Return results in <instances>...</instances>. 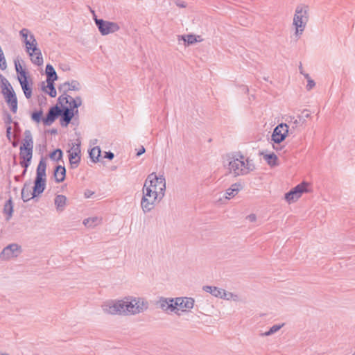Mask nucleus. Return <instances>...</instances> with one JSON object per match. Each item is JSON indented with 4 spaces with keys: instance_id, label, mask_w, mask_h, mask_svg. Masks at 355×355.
Segmentation results:
<instances>
[{
    "instance_id": "f257e3e1",
    "label": "nucleus",
    "mask_w": 355,
    "mask_h": 355,
    "mask_svg": "<svg viewBox=\"0 0 355 355\" xmlns=\"http://www.w3.org/2000/svg\"><path fill=\"white\" fill-rule=\"evenodd\" d=\"M224 166L234 177L245 175L255 169L252 160L241 155L228 156Z\"/></svg>"
},
{
    "instance_id": "f03ea898",
    "label": "nucleus",
    "mask_w": 355,
    "mask_h": 355,
    "mask_svg": "<svg viewBox=\"0 0 355 355\" xmlns=\"http://www.w3.org/2000/svg\"><path fill=\"white\" fill-rule=\"evenodd\" d=\"M24 135V137L19 147L20 165L23 168H28L33 157L34 142L29 130H26Z\"/></svg>"
},
{
    "instance_id": "7ed1b4c3",
    "label": "nucleus",
    "mask_w": 355,
    "mask_h": 355,
    "mask_svg": "<svg viewBox=\"0 0 355 355\" xmlns=\"http://www.w3.org/2000/svg\"><path fill=\"white\" fill-rule=\"evenodd\" d=\"M126 297L121 300H110L104 302L101 308L106 314L128 316Z\"/></svg>"
},
{
    "instance_id": "20e7f679",
    "label": "nucleus",
    "mask_w": 355,
    "mask_h": 355,
    "mask_svg": "<svg viewBox=\"0 0 355 355\" xmlns=\"http://www.w3.org/2000/svg\"><path fill=\"white\" fill-rule=\"evenodd\" d=\"M46 163L44 158H42L37 165L36 170V178L34 181L32 198L43 193L46 187Z\"/></svg>"
},
{
    "instance_id": "39448f33",
    "label": "nucleus",
    "mask_w": 355,
    "mask_h": 355,
    "mask_svg": "<svg viewBox=\"0 0 355 355\" xmlns=\"http://www.w3.org/2000/svg\"><path fill=\"white\" fill-rule=\"evenodd\" d=\"M126 300L128 316L139 314L148 309V302L144 297L128 296Z\"/></svg>"
},
{
    "instance_id": "423d86ee",
    "label": "nucleus",
    "mask_w": 355,
    "mask_h": 355,
    "mask_svg": "<svg viewBox=\"0 0 355 355\" xmlns=\"http://www.w3.org/2000/svg\"><path fill=\"white\" fill-rule=\"evenodd\" d=\"M308 11L309 8L306 6L300 5L297 6L293 17V25L296 28V35H301L303 33L309 20Z\"/></svg>"
},
{
    "instance_id": "0eeeda50",
    "label": "nucleus",
    "mask_w": 355,
    "mask_h": 355,
    "mask_svg": "<svg viewBox=\"0 0 355 355\" xmlns=\"http://www.w3.org/2000/svg\"><path fill=\"white\" fill-rule=\"evenodd\" d=\"M144 185L153 190L158 191L161 198L164 196L166 180L163 175L157 176L155 173H150L148 175Z\"/></svg>"
},
{
    "instance_id": "6e6552de",
    "label": "nucleus",
    "mask_w": 355,
    "mask_h": 355,
    "mask_svg": "<svg viewBox=\"0 0 355 355\" xmlns=\"http://www.w3.org/2000/svg\"><path fill=\"white\" fill-rule=\"evenodd\" d=\"M94 21L102 35L114 33L120 29L119 25L115 22L97 19L96 17H94Z\"/></svg>"
},
{
    "instance_id": "1a4fd4ad",
    "label": "nucleus",
    "mask_w": 355,
    "mask_h": 355,
    "mask_svg": "<svg viewBox=\"0 0 355 355\" xmlns=\"http://www.w3.org/2000/svg\"><path fill=\"white\" fill-rule=\"evenodd\" d=\"M175 306H177L174 312L178 315H181V312H186L193 309L194 306V300L191 297H176L175 298Z\"/></svg>"
},
{
    "instance_id": "9d476101",
    "label": "nucleus",
    "mask_w": 355,
    "mask_h": 355,
    "mask_svg": "<svg viewBox=\"0 0 355 355\" xmlns=\"http://www.w3.org/2000/svg\"><path fill=\"white\" fill-rule=\"evenodd\" d=\"M309 184L307 182H302L295 187L289 192L285 194V199L288 202H293L297 200L303 193L307 191V187Z\"/></svg>"
},
{
    "instance_id": "9b49d317",
    "label": "nucleus",
    "mask_w": 355,
    "mask_h": 355,
    "mask_svg": "<svg viewBox=\"0 0 355 355\" xmlns=\"http://www.w3.org/2000/svg\"><path fill=\"white\" fill-rule=\"evenodd\" d=\"M19 35L23 39V42L26 45V52H30L33 49H35L37 46V42L34 35L27 28H22L19 31Z\"/></svg>"
},
{
    "instance_id": "f8f14e48",
    "label": "nucleus",
    "mask_w": 355,
    "mask_h": 355,
    "mask_svg": "<svg viewBox=\"0 0 355 355\" xmlns=\"http://www.w3.org/2000/svg\"><path fill=\"white\" fill-rule=\"evenodd\" d=\"M288 132V126L286 123H280L274 129L272 134V140L279 144L283 141Z\"/></svg>"
},
{
    "instance_id": "ddd939ff",
    "label": "nucleus",
    "mask_w": 355,
    "mask_h": 355,
    "mask_svg": "<svg viewBox=\"0 0 355 355\" xmlns=\"http://www.w3.org/2000/svg\"><path fill=\"white\" fill-rule=\"evenodd\" d=\"M21 252V248L16 243H12L3 248L0 254L1 259H10L11 258L17 257Z\"/></svg>"
},
{
    "instance_id": "4468645a",
    "label": "nucleus",
    "mask_w": 355,
    "mask_h": 355,
    "mask_svg": "<svg viewBox=\"0 0 355 355\" xmlns=\"http://www.w3.org/2000/svg\"><path fill=\"white\" fill-rule=\"evenodd\" d=\"M6 101L9 105L10 110L13 113H16L17 110V98L12 88L6 87L3 90Z\"/></svg>"
},
{
    "instance_id": "2eb2a0df",
    "label": "nucleus",
    "mask_w": 355,
    "mask_h": 355,
    "mask_svg": "<svg viewBox=\"0 0 355 355\" xmlns=\"http://www.w3.org/2000/svg\"><path fill=\"white\" fill-rule=\"evenodd\" d=\"M162 198L159 194L151 196L150 197H142L141 201V207L144 213L150 211L155 207L156 202L159 201Z\"/></svg>"
},
{
    "instance_id": "dca6fc26",
    "label": "nucleus",
    "mask_w": 355,
    "mask_h": 355,
    "mask_svg": "<svg viewBox=\"0 0 355 355\" xmlns=\"http://www.w3.org/2000/svg\"><path fill=\"white\" fill-rule=\"evenodd\" d=\"M80 143L73 144L71 148L68 150L69 162L73 168L77 167L80 161Z\"/></svg>"
},
{
    "instance_id": "f3484780",
    "label": "nucleus",
    "mask_w": 355,
    "mask_h": 355,
    "mask_svg": "<svg viewBox=\"0 0 355 355\" xmlns=\"http://www.w3.org/2000/svg\"><path fill=\"white\" fill-rule=\"evenodd\" d=\"M175 298H166L161 297L156 302V305L165 312H178L177 306H175Z\"/></svg>"
},
{
    "instance_id": "a211bd4d",
    "label": "nucleus",
    "mask_w": 355,
    "mask_h": 355,
    "mask_svg": "<svg viewBox=\"0 0 355 355\" xmlns=\"http://www.w3.org/2000/svg\"><path fill=\"white\" fill-rule=\"evenodd\" d=\"M60 109L62 110L60 114V116H61L60 124L63 127H67L69 124L75 114H78V110H73L71 109H69L67 106H64L62 107V108Z\"/></svg>"
},
{
    "instance_id": "6ab92c4d",
    "label": "nucleus",
    "mask_w": 355,
    "mask_h": 355,
    "mask_svg": "<svg viewBox=\"0 0 355 355\" xmlns=\"http://www.w3.org/2000/svg\"><path fill=\"white\" fill-rule=\"evenodd\" d=\"M61 111V109L58 105L51 107L49 109L46 116L42 119L44 125L46 126L51 125L60 116Z\"/></svg>"
},
{
    "instance_id": "aec40b11",
    "label": "nucleus",
    "mask_w": 355,
    "mask_h": 355,
    "mask_svg": "<svg viewBox=\"0 0 355 355\" xmlns=\"http://www.w3.org/2000/svg\"><path fill=\"white\" fill-rule=\"evenodd\" d=\"M18 80L20 83L26 98H30L32 96V89L28 85L25 70L21 71L20 76H18Z\"/></svg>"
},
{
    "instance_id": "412c9836",
    "label": "nucleus",
    "mask_w": 355,
    "mask_h": 355,
    "mask_svg": "<svg viewBox=\"0 0 355 355\" xmlns=\"http://www.w3.org/2000/svg\"><path fill=\"white\" fill-rule=\"evenodd\" d=\"M80 89L81 85L80 83L75 80L70 82H65L58 87V89L63 93H67L69 91H79Z\"/></svg>"
},
{
    "instance_id": "4be33fe9",
    "label": "nucleus",
    "mask_w": 355,
    "mask_h": 355,
    "mask_svg": "<svg viewBox=\"0 0 355 355\" xmlns=\"http://www.w3.org/2000/svg\"><path fill=\"white\" fill-rule=\"evenodd\" d=\"M29 56L31 57V62L37 66H41L43 64L44 60L42 58L41 50L37 46L35 49H33L30 51V52H27Z\"/></svg>"
},
{
    "instance_id": "5701e85b",
    "label": "nucleus",
    "mask_w": 355,
    "mask_h": 355,
    "mask_svg": "<svg viewBox=\"0 0 355 355\" xmlns=\"http://www.w3.org/2000/svg\"><path fill=\"white\" fill-rule=\"evenodd\" d=\"M55 180L58 183H60L64 180L66 175V169L64 166L58 165L54 170Z\"/></svg>"
},
{
    "instance_id": "b1692460",
    "label": "nucleus",
    "mask_w": 355,
    "mask_h": 355,
    "mask_svg": "<svg viewBox=\"0 0 355 355\" xmlns=\"http://www.w3.org/2000/svg\"><path fill=\"white\" fill-rule=\"evenodd\" d=\"M56 209L58 211H62L66 206L67 198L64 195H58L54 200Z\"/></svg>"
},
{
    "instance_id": "393cba45",
    "label": "nucleus",
    "mask_w": 355,
    "mask_h": 355,
    "mask_svg": "<svg viewBox=\"0 0 355 355\" xmlns=\"http://www.w3.org/2000/svg\"><path fill=\"white\" fill-rule=\"evenodd\" d=\"M33 191L31 190V183H25L21 189V198L24 202H27L32 198Z\"/></svg>"
},
{
    "instance_id": "a878e982",
    "label": "nucleus",
    "mask_w": 355,
    "mask_h": 355,
    "mask_svg": "<svg viewBox=\"0 0 355 355\" xmlns=\"http://www.w3.org/2000/svg\"><path fill=\"white\" fill-rule=\"evenodd\" d=\"M46 74V82H54L58 79V76L51 64H47L45 70Z\"/></svg>"
},
{
    "instance_id": "bb28decb",
    "label": "nucleus",
    "mask_w": 355,
    "mask_h": 355,
    "mask_svg": "<svg viewBox=\"0 0 355 355\" xmlns=\"http://www.w3.org/2000/svg\"><path fill=\"white\" fill-rule=\"evenodd\" d=\"M42 89L51 97H55L57 92L54 87V82H46V85L42 83Z\"/></svg>"
},
{
    "instance_id": "cd10ccee",
    "label": "nucleus",
    "mask_w": 355,
    "mask_h": 355,
    "mask_svg": "<svg viewBox=\"0 0 355 355\" xmlns=\"http://www.w3.org/2000/svg\"><path fill=\"white\" fill-rule=\"evenodd\" d=\"M204 291L211 293L212 295L222 298L224 293V289L219 288L215 286H206L203 288Z\"/></svg>"
},
{
    "instance_id": "c85d7f7f",
    "label": "nucleus",
    "mask_w": 355,
    "mask_h": 355,
    "mask_svg": "<svg viewBox=\"0 0 355 355\" xmlns=\"http://www.w3.org/2000/svg\"><path fill=\"white\" fill-rule=\"evenodd\" d=\"M83 100L80 96H76V98H73L70 96L68 103L69 109L73 110H78V107L82 105Z\"/></svg>"
},
{
    "instance_id": "c756f323",
    "label": "nucleus",
    "mask_w": 355,
    "mask_h": 355,
    "mask_svg": "<svg viewBox=\"0 0 355 355\" xmlns=\"http://www.w3.org/2000/svg\"><path fill=\"white\" fill-rule=\"evenodd\" d=\"M241 189L240 184L236 183L231 186L230 188L226 191V198L230 199L231 197L235 196Z\"/></svg>"
},
{
    "instance_id": "7c9ffc66",
    "label": "nucleus",
    "mask_w": 355,
    "mask_h": 355,
    "mask_svg": "<svg viewBox=\"0 0 355 355\" xmlns=\"http://www.w3.org/2000/svg\"><path fill=\"white\" fill-rule=\"evenodd\" d=\"M286 121L293 124V128H295L298 125H302L305 122V120L302 119L301 116H298L297 118H295L294 116H288L286 119Z\"/></svg>"
},
{
    "instance_id": "2f4dec72",
    "label": "nucleus",
    "mask_w": 355,
    "mask_h": 355,
    "mask_svg": "<svg viewBox=\"0 0 355 355\" xmlns=\"http://www.w3.org/2000/svg\"><path fill=\"white\" fill-rule=\"evenodd\" d=\"M101 220L98 217L88 218L83 220V224L88 227H94L101 223Z\"/></svg>"
},
{
    "instance_id": "473e14b6",
    "label": "nucleus",
    "mask_w": 355,
    "mask_h": 355,
    "mask_svg": "<svg viewBox=\"0 0 355 355\" xmlns=\"http://www.w3.org/2000/svg\"><path fill=\"white\" fill-rule=\"evenodd\" d=\"M261 154L263 155L264 159L268 162V164L269 165H270V166L277 165V157L275 153H272L264 154L263 153H262Z\"/></svg>"
},
{
    "instance_id": "72a5a7b5",
    "label": "nucleus",
    "mask_w": 355,
    "mask_h": 355,
    "mask_svg": "<svg viewBox=\"0 0 355 355\" xmlns=\"http://www.w3.org/2000/svg\"><path fill=\"white\" fill-rule=\"evenodd\" d=\"M3 211L5 214L8 215L7 220H9L12 217L13 213V205L11 198H10L9 200L5 204Z\"/></svg>"
},
{
    "instance_id": "f704fd0d",
    "label": "nucleus",
    "mask_w": 355,
    "mask_h": 355,
    "mask_svg": "<svg viewBox=\"0 0 355 355\" xmlns=\"http://www.w3.org/2000/svg\"><path fill=\"white\" fill-rule=\"evenodd\" d=\"M101 149L98 146L94 147L89 153V157L94 162L98 161L99 157L101 156Z\"/></svg>"
},
{
    "instance_id": "c9c22d12",
    "label": "nucleus",
    "mask_w": 355,
    "mask_h": 355,
    "mask_svg": "<svg viewBox=\"0 0 355 355\" xmlns=\"http://www.w3.org/2000/svg\"><path fill=\"white\" fill-rule=\"evenodd\" d=\"M284 323L279 324H274L273 326H272L270 328V329L268 331H266L265 333H263L262 334V336H271V335L274 334L275 333H276L277 331H278L282 327H284Z\"/></svg>"
},
{
    "instance_id": "e433bc0d",
    "label": "nucleus",
    "mask_w": 355,
    "mask_h": 355,
    "mask_svg": "<svg viewBox=\"0 0 355 355\" xmlns=\"http://www.w3.org/2000/svg\"><path fill=\"white\" fill-rule=\"evenodd\" d=\"M155 194H159L158 191L153 190L146 185H144L143 187V197H150L151 196H155Z\"/></svg>"
},
{
    "instance_id": "4c0bfd02",
    "label": "nucleus",
    "mask_w": 355,
    "mask_h": 355,
    "mask_svg": "<svg viewBox=\"0 0 355 355\" xmlns=\"http://www.w3.org/2000/svg\"><path fill=\"white\" fill-rule=\"evenodd\" d=\"M42 114H43V112L42 110H40L39 111L33 112L31 114V119L33 121L39 123L40 122L42 121V119H43V118L42 117Z\"/></svg>"
},
{
    "instance_id": "58836bf2",
    "label": "nucleus",
    "mask_w": 355,
    "mask_h": 355,
    "mask_svg": "<svg viewBox=\"0 0 355 355\" xmlns=\"http://www.w3.org/2000/svg\"><path fill=\"white\" fill-rule=\"evenodd\" d=\"M222 298L225 299L227 300H233V301H239V297L238 295L232 293H230V292H226L225 290H224V293L223 294Z\"/></svg>"
},
{
    "instance_id": "ea45409f",
    "label": "nucleus",
    "mask_w": 355,
    "mask_h": 355,
    "mask_svg": "<svg viewBox=\"0 0 355 355\" xmlns=\"http://www.w3.org/2000/svg\"><path fill=\"white\" fill-rule=\"evenodd\" d=\"M49 157L51 159L60 160L62 157V151L60 149H56L50 154Z\"/></svg>"
},
{
    "instance_id": "a19ab883",
    "label": "nucleus",
    "mask_w": 355,
    "mask_h": 355,
    "mask_svg": "<svg viewBox=\"0 0 355 355\" xmlns=\"http://www.w3.org/2000/svg\"><path fill=\"white\" fill-rule=\"evenodd\" d=\"M181 39L189 44H193L197 42L196 37L193 35H182Z\"/></svg>"
},
{
    "instance_id": "79ce46f5",
    "label": "nucleus",
    "mask_w": 355,
    "mask_h": 355,
    "mask_svg": "<svg viewBox=\"0 0 355 355\" xmlns=\"http://www.w3.org/2000/svg\"><path fill=\"white\" fill-rule=\"evenodd\" d=\"M304 78L306 79L307 80V85L306 86V88L307 90H311L312 89L315 85V83L313 80H312L310 77V76L308 74H304Z\"/></svg>"
},
{
    "instance_id": "37998d69",
    "label": "nucleus",
    "mask_w": 355,
    "mask_h": 355,
    "mask_svg": "<svg viewBox=\"0 0 355 355\" xmlns=\"http://www.w3.org/2000/svg\"><path fill=\"white\" fill-rule=\"evenodd\" d=\"M69 97L70 96L69 95H67L66 93H64L62 95H61L59 98H58V102L60 104H61L62 105L65 103V104H67L68 103V101H69Z\"/></svg>"
},
{
    "instance_id": "c03bdc74",
    "label": "nucleus",
    "mask_w": 355,
    "mask_h": 355,
    "mask_svg": "<svg viewBox=\"0 0 355 355\" xmlns=\"http://www.w3.org/2000/svg\"><path fill=\"white\" fill-rule=\"evenodd\" d=\"M300 116L302 119L305 120L306 118H309L310 116L309 111L308 110H304L302 112V115Z\"/></svg>"
},
{
    "instance_id": "a18cd8bd",
    "label": "nucleus",
    "mask_w": 355,
    "mask_h": 355,
    "mask_svg": "<svg viewBox=\"0 0 355 355\" xmlns=\"http://www.w3.org/2000/svg\"><path fill=\"white\" fill-rule=\"evenodd\" d=\"M175 4L180 8H185L187 6V3L184 1L180 0H177L175 1Z\"/></svg>"
},
{
    "instance_id": "49530a36",
    "label": "nucleus",
    "mask_w": 355,
    "mask_h": 355,
    "mask_svg": "<svg viewBox=\"0 0 355 355\" xmlns=\"http://www.w3.org/2000/svg\"><path fill=\"white\" fill-rule=\"evenodd\" d=\"M94 194V192L91 190H86L84 193V196L86 198H91Z\"/></svg>"
},
{
    "instance_id": "de8ad7c7",
    "label": "nucleus",
    "mask_w": 355,
    "mask_h": 355,
    "mask_svg": "<svg viewBox=\"0 0 355 355\" xmlns=\"http://www.w3.org/2000/svg\"><path fill=\"white\" fill-rule=\"evenodd\" d=\"M250 222H254L257 220V216L255 214H252L247 216L246 218Z\"/></svg>"
},
{
    "instance_id": "09e8293b",
    "label": "nucleus",
    "mask_w": 355,
    "mask_h": 355,
    "mask_svg": "<svg viewBox=\"0 0 355 355\" xmlns=\"http://www.w3.org/2000/svg\"><path fill=\"white\" fill-rule=\"evenodd\" d=\"M15 69H16V71L17 72V73H19V76H20V72L21 70H24L21 67V66L19 64H17L15 62Z\"/></svg>"
},
{
    "instance_id": "8fccbe9b",
    "label": "nucleus",
    "mask_w": 355,
    "mask_h": 355,
    "mask_svg": "<svg viewBox=\"0 0 355 355\" xmlns=\"http://www.w3.org/2000/svg\"><path fill=\"white\" fill-rule=\"evenodd\" d=\"M114 153L112 152H107L105 156V158L108 159H112L114 158Z\"/></svg>"
},
{
    "instance_id": "3c124183",
    "label": "nucleus",
    "mask_w": 355,
    "mask_h": 355,
    "mask_svg": "<svg viewBox=\"0 0 355 355\" xmlns=\"http://www.w3.org/2000/svg\"><path fill=\"white\" fill-rule=\"evenodd\" d=\"M144 153H145V148L144 146H141V148L139 149V150L137 152V155L140 156L142 154H144Z\"/></svg>"
},
{
    "instance_id": "603ef678",
    "label": "nucleus",
    "mask_w": 355,
    "mask_h": 355,
    "mask_svg": "<svg viewBox=\"0 0 355 355\" xmlns=\"http://www.w3.org/2000/svg\"><path fill=\"white\" fill-rule=\"evenodd\" d=\"M7 137L8 139H10L11 127H8L6 130Z\"/></svg>"
},
{
    "instance_id": "864d4df0",
    "label": "nucleus",
    "mask_w": 355,
    "mask_h": 355,
    "mask_svg": "<svg viewBox=\"0 0 355 355\" xmlns=\"http://www.w3.org/2000/svg\"><path fill=\"white\" fill-rule=\"evenodd\" d=\"M299 70H300V73L301 74H302L304 76V74H307L306 73H305V72L304 71V70H303V67H302V64H300V67H299Z\"/></svg>"
},
{
    "instance_id": "5fc2aeb1",
    "label": "nucleus",
    "mask_w": 355,
    "mask_h": 355,
    "mask_svg": "<svg viewBox=\"0 0 355 355\" xmlns=\"http://www.w3.org/2000/svg\"><path fill=\"white\" fill-rule=\"evenodd\" d=\"M18 141H13L12 144L13 147H17L18 146Z\"/></svg>"
},
{
    "instance_id": "6e6d98bb",
    "label": "nucleus",
    "mask_w": 355,
    "mask_h": 355,
    "mask_svg": "<svg viewBox=\"0 0 355 355\" xmlns=\"http://www.w3.org/2000/svg\"><path fill=\"white\" fill-rule=\"evenodd\" d=\"M24 168V171L22 173V175H24L26 174L28 168Z\"/></svg>"
},
{
    "instance_id": "4d7b16f0",
    "label": "nucleus",
    "mask_w": 355,
    "mask_h": 355,
    "mask_svg": "<svg viewBox=\"0 0 355 355\" xmlns=\"http://www.w3.org/2000/svg\"><path fill=\"white\" fill-rule=\"evenodd\" d=\"M15 179L16 181H19L20 177L19 176H15Z\"/></svg>"
},
{
    "instance_id": "13d9d810",
    "label": "nucleus",
    "mask_w": 355,
    "mask_h": 355,
    "mask_svg": "<svg viewBox=\"0 0 355 355\" xmlns=\"http://www.w3.org/2000/svg\"><path fill=\"white\" fill-rule=\"evenodd\" d=\"M352 355H355V352Z\"/></svg>"
},
{
    "instance_id": "bf43d9fd",
    "label": "nucleus",
    "mask_w": 355,
    "mask_h": 355,
    "mask_svg": "<svg viewBox=\"0 0 355 355\" xmlns=\"http://www.w3.org/2000/svg\"><path fill=\"white\" fill-rule=\"evenodd\" d=\"M0 355H8V354H0Z\"/></svg>"
}]
</instances>
